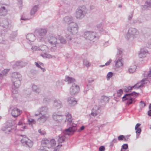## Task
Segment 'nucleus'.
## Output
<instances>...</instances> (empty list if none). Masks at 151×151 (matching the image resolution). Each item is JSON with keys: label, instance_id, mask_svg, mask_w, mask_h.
<instances>
[{"label": "nucleus", "instance_id": "f257e3e1", "mask_svg": "<svg viewBox=\"0 0 151 151\" xmlns=\"http://www.w3.org/2000/svg\"><path fill=\"white\" fill-rule=\"evenodd\" d=\"M83 37L87 41L94 42L99 40V36L95 32L86 31L84 32Z\"/></svg>", "mask_w": 151, "mask_h": 151}, {"label": "nucleus", "instance_id": "f03ea898", "mask_svg": "<svg viewBox=\"0 0 151 151\" xmlns=\"http://www.w3.org/2000/svg\"><path fill=\"white\" fill-rule=\"evenodd\" d=\"M76 124H73L72 126L69 127L68 128L65 129L63 132V134H60L59 135V138L58 141L59 143H62L65 140V135H69L72 132H75L76 130Z\"/></svg>", "mask_w": 151, "mask_h": 151}, {"label": "nucleus", "instance_id": "7ed1b4c3", "mask_svg": "<svg viewBox=\"0 0 151 151\" xmlns=\"http://www.w3.org/2000/svg\"><path fill=\"white\" fill-rule=\"evenodd\" d=\"M47 30L45 28L36 29L35 31V34L38 37L37 40L39 42H45V36L47 33Z\"/></svg>", "mask_w": 151, "mask_h": 151}, {"label": "nucleus", "instance_id": "20e7f679", "mask_svg": "<svg viewBox=\"0 0 151 151\" xmlns=\"http://www.w3.org/2000/svg\"><path fill=\"white\" fill-rule=\"evenodd\" d=\"M139 34L138 30L134 28H130L127 32L126 38L128 40H132L137 37Z\"/></svg>", "mask_w": 151, "mask_h": 151}, {"label": "nucleus", "instance_id": "39448f33", "mask_svg": "<svg viewBox=\"0 0 151 151\" xmlns=\"http://www.w3.org/2000/svg\"><path fill=\"white\" fill-rule=\"evenodd\" d=\"M118 51L115 60V66L117 68H119L123 65L122 56L123 50L120 48H117Z\"/></svg>", "mask_w": 151, "mask_h": 151}, {"label": "nucleus", "instance_id": "423d86ee", "mask_svg": "<svg viewBox=\"0 0 151 151\" xmlns=\"http://www.w3.org/2000/svg\"><path fill=\"white\" fill-rule=\"evenodd\" d=\"M21 136L22 137L20 139L22 145L27 148H31L34 144L33 141L29 139L26 135H21Z\"/></svg>", "mask_w": 151, "mask_h": 151}, {"label": "nucleus", "instance_id": "0eeeda50", "mask_svg": "<svg viewBox=\"0 0 151 151\" xmlns=\"http://www.w3.org/2000/svg\"><path fill=\"white\" fill-rule=\"evenodd\" d=\"M87 9L85 6L79 7L76 10L75 15L76 18L81 19L83 18L87 13Z\"/></svg>", "mask_w": 151, "mask_h": 151}, {"label": "nucleus", "instance_id": "6e6552de", "mask_svg": "<svg viewBox=\"0 0 151 151\" xmlns=\"http://www.w3.org/2000/svg\"><path fill=\"white\" fill-rule=\"evenodd\" d=\"M137 93L134 91L130 93L126 94L122 97L123 101H127V104L128 105L134 103L135 100L134 98L132 97L131 96L136 95Z\"/></svg>", "mask_w": 151, "mask_h": 151}, {"label": "nucleus", "instance_id": "1a4fd4ad", "mask_svg": "<svg viewBox=\"0 0 151 151\" xmlns=\"http://www.w3.org/2000/svg\"><path fill=\"white\" fill-rule=\"evenodd\" d=\"M78 28L77 24L76 22H73L68 25L67 30L72 35H75L78 32Z\"/></svg>", "mask_w": 151, "mask_h": 151}, {"label": "nucleus", "instance_id": "9d476101", "mask_svg": "<svg viewBox=\"0 0 151 151\" xmlns=\"http://www.w3.org/2000/svg\"><path fill=\"white\" fill-rule=\"evenodd\" d=\"M148 82L147 78L143 79L140 82L138 83L134 86L132 87H129L128 88L129 90H132L134 88V89H138L140 87H143L144 85L146 84Z\"/></svg>", "mask_w": 151, "mask_h": 151}, {"label": "nucleus", "instance_id": "9b49d317", "mask_svg": "<svg viewBox=\"0 0 151 151\" xmlns=\"http://www.w3.org/2000/svg\"><path fill=\"white\" fill-rule=\"evenodd\" d=\"M100 108V105H95L91 110V115L94 117L99 115L101 111Z\"/></svg>", "mask_w": 151, "mask_h": 151}, {"label": "nucleus", "instance_id": "f8f14e48", "mask_svg": "<svg viewBox=\"0 0 151 151\" xmlns=\"http://www.w3.org/2000/svg\"><path fill=\"white\" fill-rule=\"evenodd\" d=\"M79 91V86L75 83H73L70 88V92L71 95H73L78 93Z\"/></svg>", "mask_w": 151, "mask_h": 151}, {"label": "nucleus", "instance_id": "ddd939ff", "mask_svg": "<svg viewBox=\"0 0 151 151\" xmlns=\"http://www.w3.org/2000/svg\"><path fill=\"white\" fill-rule=\"evenodd\" d=\"M47 40L49 43L51 45L56 46L58 43L57 42V38L53 35H50L47 37Z\"/></svg>", "mask_w": 151, "mask_h": 151}, {"label": "nucleus", "instance_id": "4468645a", "mask_svg": "<svg viewBox=\"0 0 151 151\" xmlns=\"http://www.w3.org/2000/svg\"><path fill=\"white\" fill-rule=\"evenodd\" d=\"M149 55V54L147 50L144 49H141L139 54V58H144L147 57Z\"/></svg>", "mask_w": 151, "mask_h": 151}, {"label": "nucleus", "instance_id": "2eb2a0df", "mask_svg": "<svg viewBox=\"0 0 151 151\" xmlns=\"http://www.w3.org/2000/svg\"><path fill=\"white\" fill-rule=\"evenodd\" d=\"M63 116L60 112L54 113L52 115L53 118L56 121L60 122L63 119Z\"/></svg>", "mask_w": 151, "mask_h": 151}, {"label": "nucleus", "instance_id": "dca6fc26", "mask_svg": "<svg viewBox=\"0 0 151 151\" xmlns=\"http://www.w3.org/2000/svg\"><path fill=\"white\" fill-rule=\"evenodd\" d=\"M47 110L48 109L46 106L42 107L37 110V112H38V113L35 114V115L37 116L40 114H45L47 113Z\"/></svg>", "mask_w": 151, "mask_h": 151}, {"label": "nucleus", "instance_id": "f3484780", "mask_svg": "<svg viewBox=\"0 0 151 151\" xmlns=\"http://www.w3.org/2000/svg\"><path fill=\"white\" fill-rule=\"evenodd\" d=\"M22 113V111L17 108H14L11 111L12 116L14 118L20 115Z\"/></svg>", "mask_w": 151, "mask_h": 151}, {"label": "nucleus", "instance_id": "a211bd4d", "mask_svg": "<svg viewBox=\"0 0 151 151\" xmlns=\"http://www.w3.org/2000/svg\"><path fill=\"white\" fill-rule=\"evenodd\" d=\"M63 21L66 23L68 24V25L71 24L73 22V18L71 16H66L63 18Z\"/></svg>", "mask_w": 151, "mask_h": 151}, {"label": "nucleus", "instance_id": "6ab92c4d", "mask_svg": "<svg viewBox=\"0 0 151 151\" xmlns=\"http://www.w3.org/2000/svg\"><path fill=\"white\" fill-rule=\"evenodd\" d=\"M27 64V63L23 61H18L16 62L14 64L13 66L14 68H16L17 67L18 68L23 67L25 66Z\"/></svg>", "mask_w": 151, "mask_h": 151}, {"label": "nucleus", "instance_id": "aec40b11", "mask_svg": "<svg viewBox=\"0 0 151 151\" xmlns=\"http://www.w3.org/2000/svg\"><path fill=\"white\" fill-rule=\"evenodd\" d=\"M0 25L3 27H8L9 23L8 20L6 19H0Z\"/></svg>", "mask_w": 151, "mask_h": 151}, {"label": "nucleus", "instance_id": "412c9836", "mask_svg": "<svg viewBox=\"0 0 151 151\" xmlns=\"http://www.w3.org/2000/svg\"><path fill=\"white\" fill-rule=\"evenodd\" d=\"M104 24H103L102 23H100L96 25V28L95 29L99 30L101 32H102L103 34H104V32L106 33H108V32H106V31H104Z\"/></svg>", "mask_w": 151, "mask_h": 151}, {"label": "nucleus", "instance_id": "4be33fe9", "mask_svg": "<svg viewBox=\"0 0 151 151\" xmlns=\"http://www.w3.org/2000/svg\"><path fill=\"white\" fill-rule=\"evenodd\" d=\"M49 118V116L45 114H43L37 119V121L40 123H43Z\"/></svg>", "mask_w": 151, "mask_h": 151}, {"label": "nucleus", "instance_id": "5701e85b", "mask_svg": "<svg viewBox=\"0 0 151 151\" xmlns=\"http://www.w3.org/2000/svg\"><path fill=\"white\" fill-rule=\"evenodd\" d=\"M7 11V6H1L0 8V16H5L6 14Z\"/></svg>", "mask_w": 151, "mask_h": 151}, {"label": "nucleus", "instance_id": "b1692460", "mask_svg": "<svg viewBox=\"0 0 151 151\" xmlns=\"http://www.w3.org/2000/svg\"><path fill=\"white\" fill-rule=\"evenodd\" d=\"M21 80V75L17 72H14L12 75V81H15L16 80Z\"/></svg>", "mask_w": 151, "mask_h": 151}, {"label": "nucleus", "instance_id": "393cba45", "mask_svg": "<svg viewBox=\"0 0 151 151\" xmlns=\"http://www.w3.org/2000/svg\"><path fill=\"white\" fill-rule=\"evenodd\" d=\"M68 102L70 106H73L77 104V101L75 98L73 97L68 98Z\"/></svg>", "mask_w": 151, "mask_h": 151}, {"label": "nucleus", "instance_id": "a878e982", "mask_svg": "<svg viewBox=\"0 0 151 151\" xmlns=\"http://www.w3.org/2000/svg\"><path fill=\"white\" fill-rule=\"evenodd\" d=\"M53 106L54 107L59 109L62 106V103L59 99L55 100L54 101Z\"/></svg>", "mask_w": 151, "mask_h": 151}, {"label": "nucleus", "instance_id": "bb28decb", "mask_svg": "<svg viewBox=\"0 0 151 151\" xmlns=\"http://www.w3.org/2000/svg\"><path fill=\"white\" fill-rule=\"evenodd\" d=\"M26 39L29 42H33L35 40L36 37L34 35L31 33L27 35Z\"/></svg>", "mask_w": 151, "mask_h": 151}, {"label": "nucleus", "instance_id": "cd10ccee", "mask_svg": "<svg viewBox=\"0 0 151 151\" xmlns=\"http://www.w3.org/2000/svg\"><path fill=\"white\" fill-rule=\"evenodd\" d=\"M39 8V5H35L34 6L30 11V15L31 16H34L37 12Z\"/></svg>", "mask_w": 151, "mask_h": 151}, {"label": "nucleus", "instance_id": "c85d7f7f", "mask_svg": "<svg viewBox=\"0 0 151 151\" xmlns=\"http://www.w3.org/2000/svg\"><path fill=\"white\" fill-rule=\"evenodd\" d=\"M32 88L33 91L36 94L39 93L41 91L40 89L35 85H33Z\"/></svg>", "mask_w": 151, "mask_h": 151}, {"label": "nucleus", "instance_id": "c756f323", "mask_svg": "<svg viewBox=\"0 0 151 151\" xmlns=\"http://www.w3.org/2000/svg\"><path fill=\"white\" fill-rule=\"evenodd\" d=\"M21 80H16L15 81H12L14 86L16 88H18L21 85Z\"/></svg>", "mask_w": 151, "mask_h": 151}, {"label": "nucleus", "instance_id": "7c9ffc66", "mask_svg": "<svg viewBox=\"0 0 151 151\" xmlns=\"http://www.w3.org/2000/svg\"><path fill=\"white\" fill-rule=\"evenodd\" d=\"M66 36L70 45H73L76 43V41L74 40L75 39L71 38L70 36Z\"/></svg>", "mask_w": 151, "mask_h": 151}, {"label": "nucleus", "instance_id": "2f4dec72", "mask_svg": "<svg viewBox=\"0 0 151 151\" xmlns=\"http://www.w3.org/2000/svg\"><path fill=\"white\" fill-rule=\"evenodd\" d=\"M41 56L45 58H55L56 57L55 56H52L50 54H47L46 53H41Z\"/></svg>", "mask_w": 151, "mask_h": 151}, {"label": "nucleus", "instance_id": "473e14b6", "mask_svg": "<svg viewBox=\"0 0 151 151\" xmlns=\"http://www.w3.org/2000/svg\"><path fill=\"white\" fill-rule=\"evenodd\" d=\"M137 69V66L134 65L130 66L128 69V72L129 73H132L134 72Z\"/></svg>", "mask_w": 151, "mask_h": 151}, {"label": "nucleus", "instance_id": "72a5a7b5", "mask_svg": "<svg viewBox=\"0 0 151 151\" xmlns=\"http://www.w3.org/2000/svg\"><path fill=\"white\" fill-rule=\"evenodd\" d=\"M66 119L65 122L67 121L68 122V124H71L72 122V116L70 114L68 113L65 115Z\"/></svg>", "mask_w": 151, "mask_h": 151}, {"label": "nucleus", "instance_id": "f704fd0d", "mask_svg": "<svg viewBox=\"0 0 151 151\" xmlns=\"http://www.w3.org/2000/svg\"><path fill=\"white\" fill-rule=\"evenodd\" d=\"M75 79L71 77L68 76H66L65 81L66 82H68V83H71L74 82L75 81Z\"/></svg>", "mask_w": 151, "mask_h": 151}, {"label": "nucleus", "instance_id": "c9c22d12", "mask_svg": "<svg viewBox=\"0 0 151 151\" xmlns=\"http://www.w3.org/2000/svg\"><path fill=\"white\" fill-rule=\"evenodd\" d=\"M2 129L3 131H4L6 133L9 134V132H11L12 129L11 127L6 126L3 127Z\"/></svg>", "mask_w": 151, "mask_h": 151}, {"label": "nucleus", "instance_id": "e433bc0d", "mask_svg": "<svg viewBox=\"0 0 151 151\" xmlns=\"http://www.w3.org/2000/svg\"><path fill=\"white\" fill-rule=\"evenodd\" d=\"M49 140L47 139H44L41 141V144L44 146H49Z\"/></svg>", "mask_w": 151, "mask_h": 151}, {"label": "nucleus", "instance_id": "4c0bfd02", "mask_svg": "<svg viewBox=\"0 0 151 151\" xmlns=\"http://www.w3.org/2000/svg\"><path fill=\"white\" fill-rule=\"evenodd\" d=\"M56 144V141L54 139H52L49 141L48 148H51L54 147Z\"/></svg>", "mask_w": 151, "mask_h": 151}, {"label": "nucleus", "instance_id": "58836bf2", "mask_svg": "<svg viewBox=\"0 0 151 151\" xmlns=\"http://www.w3.org/2000/svg\"><path fill=\"white\" fill-rule=\"evenodd\" d=\"M58 39L60 41V43L62 44H65L67 43L66 40L62 36H58Z\"/></svg>", "mask_w": 151, "mask_h": 151}, {"label": "nucleus", "instance_id": "ea45409f", "mask_svg": "<svg viewBox=\"0 0 151 151\" xmlns=\"http://www.w3.org/2000/svg\"><path fill=\"white\" fill-rule=\"evenodd\" d=\"M9 71V69H4L1 72V73H0V79L2 76H6Z\"/></svg>", "mask_w": 151, "mask_h": 151}, {"label": "nucleus", "instance_id": "a19ab883", "mask_svg": "<svg viewBox=\"0 0 151 151\" xmlns=\"http://www.w3.org/2000/svg\"><path fill=\"white\" fill-rule=\"evenodd\" d=\"M135 130H136V138H138L141 132V129L140 128H139Z\"/></svg>", "mask_w": 151, "mask_h": 151}, {"label": "nucleus", "instance_id": "79ce46f5", "mask_svg": "<svg viewBox=\"0 0 151 151\" xmlns=\"http://www.w3.org/2000/svg\"><path fill=\"white\" fill-rule=\"evenodd\" d=\"M40 50L42 51H46L48 50V47L45 45H43L42 46H40Z\"/></svg>", "mask_w": 151, "mask_h": 151}, {"label": "nucleus", "instance_id": "37998d69", "mask_svg": "<svg viewBox=\"0 0 151 151\" xmlns=\"http://www.w3.org/2000/svg\"><path fill=\"white\" fill-rule=\"evenodd\" d=\"M17 88H15V89H14V88L13 87H12V91L13 93V94H12L13 97H16V96H15L14 95L15 94H17L18 93V91H17Z\"/></svg>", "mask_w": 151, "mask_h": 151}, {"label": "nucleus", "instance_id": "c03bdc74", "mask_svg": "<svg viewBox=\"0 0 151 151\" xmlns=\"http://www.w3.org/2000/svg\"><path fill=\"white\" fill-rule=\"evenodd\" d=\"M83 64L84 65L86 66L87 67H89L91 65V63L86 60H84Z\"/></svg>", "mask_w": 151, "mask_h": 151}, {"label": "nucleus", "instance_id": "a18cd8bd", "mask_svg": "<svg viewBox=\"0 0 151 151\" xmlns=\"http://www.w3.org/2000/svg\"><path fill=\"white\" fill-rule=\"evenodd\" d=\"M109 100L108 98L106 96H102L101 99V102H104L105 103L108 101Z\"/></svg>", "mask_w": 151, "mask_h": 151}, {"label": "nucleus", "instance_id": "49530a36", "mask_svg": "<svg viewBox=\"0 0 151 151\" xmlns=\"http://www.w3.org/2000/svg\"><path fill=\"white\" fill-rule=\"evenodd\" d=\"M117 142V139H114L112 140L110 142V146L113 147L114 146V144L116 143Z\"/></svg>", "mask_w": 151, "mask_h": 151}, {"label": "nucleus", "instance_id": "de8ad7c7", "mask_svg": "<svg viewBox=\"0 0 151 151\" xmlns=\"http://www.w3.org/2000/svg\"><path fill=\"white\" fill-rule=\"evenodd\" d=\"M31 49L33 51L39 50L40 47H38L34 45L32 46Z\"/></svg>", "mask_w": 151, "mask_h": 151}, {"label": "nucleus", "instance_id": "09e8293b", "mask_svg": "<svg viewBox=\"0 0 151 151\" xmlns=\"http://www.w3.org/2000/svg\"><path fill=\"white\" fill-rule=\"evenodd\" d=\"M123 93V90L122 89H120L117 91V95L118 97H120Z\"/></svg>", "mask_w": 151, "mask_h": 151}, {"label": "nucleus", "instance_id": "8fccbe9b", "mask_svg": "<svg viewBox=\"0 0 151 151\" xmlns=\"http://www.w3.org/2000/svg\"><path fill=\"white\" fill-rule=\"evenodd\" d=\"M28 122L29 124H34L35 123V120L31 118H29L28 119Z\"/></svg>", "mask_w": 151, "mask_h": 151}, {"label": "nucleus", "instance_id": "3c124183", "mask_svg": "<svg viewBox=\"0 0 151 151\" xmlns=\"http://www.w3.org/2000/svg\"><path fill=\"white\" fill-rule=\"evenodd\" d=\"M118 139L119 141H121L124 139L125 141L126 140V139L125 138L124 136L123 135H121L118 137Z\"/></svg>", "mask_w": 151, "mask_h": 151}, {"label": "nucleus", "instance_id": "603ef678", "mask_svg": "<svg viewBox=\"0 0 151 151\" xmlns=\"http://www.w3.org/2000/svg\"><path fill=\"white\" fill-rule=\"evenodd\" d=\"M146 4H147V5L144 6V8H145L147 6L151 7V0L147 1Z\"/></svg>", "mask_w": 151, "mask_h": 151}, {"label": "nucleus", "instance_id": "864d4df0", "mask_svg": "<svg viewBox=\"0 0 151 151\" xmlns=\"http://www.w3.org/2000/svg\"><path fill=\"white\" fill-rule=\"evenodd\" d=\"M146 105L142 101H141L140 102L139 105V107L140 108L142 109Z\"/></svg>", "mask_w": 151, "mask_h": 151}, {"label": "nucleus", "instance_id": "5fc2aeb1", "mask_svg": "<svg viewBox=\"0 0 151 151\" xmlns=\"http://www.w3.org/2000/svg\"><path fill=\"white\" fill-rule=\"evenodd\" d=\"M62 83L59 81H58L56 82V86L58 88L61 89L62 88L61 87Z\"/></svg>", "mask_w": 151, "mask_h": 151}, {"label": "nucleus", "instance_id": "6e6d98bb", "mask_svg": "<svg viewBox=\"0 0 151 151\" xmlns=\"http://www.w3.org/2000/svg\"><path fill=\"white\" fill-rule=\"evenodd\" d=\"M51 99L50 97H45L43 99V101L45 103H47L50 101Z\"/></svg>", "mask_w": 151, "mask_h": 151}, {"label": "nucleus", "instance_id": "4d7b16f0", "mask_svg": "<svg viewBox=\"0 0 151 151\" xmlns=\"http://www.w3.org/2000/svg\"><path fill=\"white\" fill-rule=\"evenodd\" d=\"M111 61H112L111 59H109V60L108 62H107L106 63H105V65H106V66L109 65L110 64V63H111ZM104 65H100V66L101 67H102L104 66Z\"/></svg>", "mask_w": 151, "mask_h": 151}, {"label": "nucleus", "instance_id": "13d9d810", "mask_svg": "<svg viewBox=\"0 0 151 151\" xmlns=\"http://www.w3.org/2000/svg\"><path fill=\"white\" fill-rule=\"evenodd\" d=\"M113 76V73L111 72H109L107 75L106 78L108 80L111 77Z\"/></svg>", "mask_w": 151, "mask_h": 151}, {"label": "nucleus", "instance_id": "bf43d9fd", "mask_svg": "<svg viewBox=\"0 0 151 151\" xmlns=\"http://www.w3.org/2000/svg\"><path fill=\"white\" fill-rule=\"evenodd\" d=\"M38 132L39 133H40L41 135H44L46 134V132L44 130H42L41 129L38 130Z\"/></svg>", "mask_w": 151, "mask_h": 151}, {"label": "nucleus", "instance_id": "052dcab7", "mask_svg": "<svg viewBox=\"0 0 151 151\" xmlns=\"http://www.w3.org/2000/svg\"><path fill=\"white\" fill-rule=\"evenodd\" d=\"M128 148V145L127 144H124L122 146V149L126 150Z\"/></svg>", "mask_w": 151, "mask_h": 151}, {"label": "nucleus", "instance_id": "680f3d73", "mask_svg": "<svg viewBox=\"0 0 151 151\" xmlns=\"http://www.w3.org/2000/svg\"><path fill=\"white\" fill-rule=\"evenodd\" d=\"M32 18V17L25 18L24 17V16H23L22 17L21 19H22V20H29L30 19H31Z\"/></svg>", "mask_w": 151, "mask_h": 151}, {"label": "nucleus", "instance_id": "e2e57ef3", "mask_svg": "<svg viewBox=\"0 0 151 151\" xmlns=\"http://www.w3.org/2000/svg\"><path fill=\"white\" fill-rule=\"evenodd\" d=\"M133 12H132L130 14V15L128 17V19L129 20H130L132 19L133 16Z\"/></svg>", "mask_w": 151, "mask_h": 151}, {"label": "nucleus", "instance_id": "0e129e2a", "mask_svg": "<svg viewBox=\"0 0 151 151\" xmlns=\"http://www.w3.org/2000/svg\"><path fill=\"white\" fill-rule=\"evenodd\" d=\"M105 148L104 146H101L99 148V151H104L105 150Z\"/></svg>", "mask_w": 151, "mask_h": 151}, {"label": "nucleus", "instance_id": "69168bd1", "mask_svg": "<svg viewBox=\"0 0 151 151\" xmlns=\"http://www.w3.org/2000/svg\"><path fill=\"white\" fill-rule=\"evenodd\" d=\"M60 146V145H59L57 146V147H55L53 150V151H58L59 150V148L58 147H60L62 146V145H61Z\"/></svg>", "mask_w": 151, "mask_h": 151}, {"label": "nucleus", "instance_id": "338daca9", "mask_svg": "<svg viewBox=\"0 0 151 151\" xmlns=\"http://www.w3.org/2000/svg\"><path fill=\"white\" fill-rule=\"evenodd\" d=\"M141 125V124L139 123H137L135 126V129H137V128H139V127H140Z\"/></svg>", "mask_w": 151, "mask_h": 151}, {"label": "nucleus", "instance_id": "774afa93", "mask_svg": "<svg viewBox=\"0 0 151 151\" xmlns=\"http://www.w3.org/2000/svg\"><path fill=\"white\" fill-rule=\"evenodd\" d=\"M16 36V34H15L13 37H12V35H11L10 36V38L11 40L12 41H14V38Z\"/></svg>", "mask_w": 151, "mask_h": 151}]
</instances>
